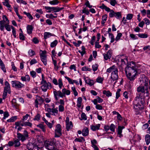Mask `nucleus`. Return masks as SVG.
Here are the masks:
<instances>
[{"mask_svg": "<svg viewBox=\"0 0 150 150\" xmlns=\"http://www.w3.org/2000/svg\"><path fill=\"white\" fill-rule=\"evenodd\" d=\"M5 86L4 87V91L8 92V94H10L11 91L10 84L7 81L5 82Z\"/></svg>", "mask_w": 150, "mask_h": 150, "instance_id": "dca6fc26", "label": "nucleus"}, {"mask_svg": "<svg viewBox=\"0 0 150 150\" xmlns=\"http://www.w3.org/2000/svg\"><path fill=\"white\" fill-rule=\"evenodd\" d=\"M44 101L43 99L41 97L37 96L35 100V106L36 108L38 107V104L41 105Z\"/></svg>", "mask_w": 150, "mask_h": 150, "instance_id": "ddd939ff", "label": "nucleus"}, {"mask_svg": "<svg viewBox=\"0 0 150 150\" xmlns=\"http://www.w3.org/2000/svg\"><path fill=\"white\" fill-rule=\"evenodd\" d=\"M63 8H60L57 6L52 7V11L53 12H58L63 9Z\"/></svg>", "mask_w": 150, "mask_h": 150, "instance_id": "c756f323", "label": "nucleus"}, {"mask_svg": "<svg viewBox=\"0 0 150 150\" xmlns=\"http://www.w3.org/2000/svg\"><path fill=\"white\" fill-rule=\"evenodd\" d=\"M145 139L146 144H149L150 142V135L149 134L146 135L145 137Z\"/></svg>", "mask_w": 150, "mask_h": 150, "instance_id": "c9c22d12", "label": "nucleus"}, {"mask_svg": "<svg viewBox=\"0 0 150 150\" xmlns=\"http://www.w3.org/2000/svg\"><path fill=\"white\" fill-rule=\"evenodd\" d=\"M82 134L83 136H86L89 134L88 129L87 127H85L83 129Z\"/></svg>", "mask_w": 150, "mask_h": 150, "instance_id": "a878e982", "label": "nucleus"}, {"mask_svg": "<svg viewBox=\"0 0 150 150\" xmlns=\"http://www.w3.org/2000/svg\"><path fill=\"white\" fill-rule=\"evenodd\" d=\"M122 35L121 33H117L115 38V43H116V42L120 39V38L122 37Z\"/></svg>", "mask_w": 150, "mask_h": 150, "instance_id": "58836bf2", "label": "nucleus"}, {"mask_svg": "<svg viewBox=\"0 0 150 150\" xmlns=\"http://www.w3.org/2000/svg\"><path fill=\"white\" fill-rule=\"evenodd\" d=\"M54 139L50 141H46L45 142V146L48 150H58V149L54 146Z\"/></svg>", "mask_w": 150, "mask_h": 150, "instance_id": "7ed1b4c3", "label": "nucleus"}, {"mask_svg": "<svg viewBox=\"0 0 150 150\" xmlns=\"http://www.w3.org/2000/svg\"><path fill=\"white\" fill-rule=\"evenodd\" d=\"M27 148L29 150H42V149L31 143L27 145Z\"/></svg>", "mask_w": 150, "mask_h": 150, "instance_id": "4468645a", "label": "nucleus"}, {"mask_svg": "<svg viewBox=\"0 0 150 150\" xmlns=\"http://www.w3.org/2000/svg\"><path fill=\"white\" fill-rule=\"evenodd\" d=\"M100 124H98L96 125H91V129L93 131H96L99 129Z\"/></svg>", "mask_w": 150, "mask_h": 150, "instance_id": "412c9836", "label": "nucleus"}, {"mask_svg": "<svg viewBox=\"0 0 150 150\" xmlns=\"http://www.w3.org/2000/svg\"><path fill=\"white\" fill-rule=\"evenodd\" d=\"M54 36V34L51 33L50 32H45L44 34V38L45 39L50 38L51 36Z\"/></svg>", "mask_w": 150, "mask_h": 150, "instance_id": "b1692460", "label": "nucleus"}, {"mask_svg": "<svg viewBox=\"0 0 150 150\" xmlns=\"http://www.w3.org/2000/svg\"><path fill=\"white\" fill-rule=\"evenodd\" d=\"M65 78L67 80L69 83L70 84H73V80L70 78L69 77H67V76H65Z\"/></svg>", "mask_w": 150, "mask_h": 150, "instance_id": "338daca9", "label": "nucleus"}, {"mask_svg": "<svg viewBox=\"0 0 150 150\" xmlns=\"http://www.w3.org/2000/svg\"><path fill=\"white\" fill-rule=\"evenodd\" d=\"M58 43V41L55 40L52 42L50 44V47H55Z\"/></svg>", "mask_w": 150, "mask_h": 150, "instance_id": "a18cd8bd", "label": "nucleus"}, {"mask_svg": "<svg viewBox=\"0 0 150 150\" xmlns=\"http://www.w3.org/2000/svg\"><path fill=\"white\" fill-rule=\"evenodd\" d=\"M11 28L12 29V33L14 37L15 38H16V31L15 30V28L13 27V26H11Z\"/></svg>", "mask_w": 150, "mask_h": 150, "instance_id": "69168bd1", "label": "nucleus"}, {"mask_svg": "<svg viewBox=\"0 0 150 150\" xmlns=\"http://www.w3.org/2000/svg\"><path fill=\"white\" fill-rule=\"evenodd\" d=\"M12 106L14 108H15L17 110H19V105L16 102V100L15 99H13L12 101Z\"/></svg>", "mask_w": 150, "mask_h": 150, "instance_id": "6ab92c4d", "label": "nucleus"}, {"mask_svg": "<svg viewBox=\"0 0 150 150\" xmlns=\"http://www.w3.org/2000/svg\"><path fill=\"white\" fill-rule=\"evenodd\" d=\"M121 91V89L120 88L118 89L116 92V99H117L120 97V92Z\"/></svg>", "mask_w": 150, "mask_h": 150, "instance_id": "4d7b16f0", "label": "nucleus"}, {"mask_svg": "<svg viewBox=\"0 0 150 150\" xmlns=\"http://www.w3.org/2000/svg\"><path fill=\"white\" fill-rule=\"evenodd\" d=\"M99 8L102 9H105L106 11L108 12H110L111 11L109 7H107L103 4H102L101 6L99 7Z\"/></svg>", "mask_w": 150, "mask_h": 150, "instance_id": "c85d7f7f", "label": "nucleus"}, {"mask_svg": "<svg viewBox=\"0 0 150 150\" xmlns=\"http://www.w3.org/2000/svg\"><path fill=\"white\" fill-rule=\"evenodd\" d=\"M24 14L26 15L29 18L30 20H32L33 18V16L29 13H27L25 11L23 12Z\"/></svg>", "mask_w": 150, "mask_h": 150, "instance_id": "8fccbe9b", "label": "nucleus"}, {"mask_svg": "<svg viewBox=\"0 0 150 150\" xmlns=\"http://www.w3.org/2000/svg\"><path fill=\"white\" fill-rule=\"evenodd\" d=\"M143 21L146 25H149L150 24V20L147 18L144 19Z\"/></svg>", "mask_w": 150, "mask_h": 150, "instance_id": "052dcab7", "label": "nucleus"}, {"mask_svg": "<svg viewBox=\"0 0 150 150\" xmlns=\"http://www.w3.org/2000/svg\"><path fill=\"white\" fill-rule=\"evenodd\" d=\"M21 79L22 81L28 82L30 81V79L28 75H26L24 76L21 77Z\"/></svg>", "mask_w": 150, "mask_h": 150, "instance_id": "5701e85b", "label": "nucleus"}, {"mask_svg": "<svg viewBox=\"0 0 150 150\" xmlns=\"http://www.w3.org/2000/svg\"><path fill=\"white\" fill-rule=\"evenodd\" d=\"M54 91H53V93L55 98L56 100H58V99L57 97L58 96H59L61 98L63 97L62 92L60 91H57L55 89H54Z\"/></svg>", "mask_w": 150, "mask_h": 150, "instance_id": "2eb2a0df", "label": "nucleus"}, {"mask_svg": "<svg viewBox=\"0 0 150 150\" xmlns=\"http://www.w3.org/2000/svg\"><path fill=\"white\" fill-rule=\"evenodd\" d=\"M8 145L9 146H13L15 147H18L21 145V143L19 140L17 139H14L13 141H10L8 142Z\"/></svg>", "mask_w": 150, "mask_h": 150, "instance_id": "6e6552de", "label": "nucleus"}, {"mask_svg": "<svg viewBox=\"0 0 150 150\" xmlns=\"http://www.w3.org/2000/svg\"><path fill=\"white\" fill-rule=\"evenodd\" d=\"M68 127L67 123L66 124V129L67 131H69L70 129H71L73 127L72 123L71 121H70L69 123H68Z\"/></svg>", "mask_w": 150, "mask_h": 150, "instance_id": "473e14b6", "label": "nucleus"}, {"mask_svg": "<svg viewBox=\"0 0 150 150\" xmlns=\"http://www.w3.org/2000/svg\"><path fill=\"white\" fill-rule=\"evenodd\" d=\"M63 97L65 95H69L70 94L71 92L69 90H67L65 88H63L62 90Z\"/></svg>", "mask_w": 150, "mask_h": 150, "instance_id": "bb28decb", "label": "nucleus"}, {"mask_svg": "<svg viewBox=\"0 0 150 150\" xmlns=\"http://www.w3.org/2000/svg\"><path fill=\"white\" fill-rule=\"evenodd\" d=\"M118 72H116L111 74L110 78L113 81H116L118 79L119 77L118 74Z\"/></svg>", "mask_w": 150, "mask_h": 150, "instance_id": "a211bd4d", "label": "nucleus"}, {"mask_svg": "<svg viewBox=\"0 0 150 150\" xmlns=\"http://www.w3.org/2000/svg\"><path fill=\"white\" fill-rule=\"evenodd\" d=\"M72 91L73 92L75 96H78V93L76 90L75 87L73 86L71 88Z\"/></svg>", "mask_w": 150, "mask_h": 150, "instance_id": "09e8293b", "label": "nucleus"}, {"mask_svg": "<svg viewBox=\"0 0 150 150\" xmlns=\"http://www.w3.org/2000/svg\"><path fill=\"white\" fill-rule=\"evenodd\" d=\"M116 72H118V70L117 67L115 65H112L106 70V72L108 73H113Z\"/></svg>", "mask_w": 150, "mask_h": 150, "instance_id": "f8f14e48", "label": "nucleus"}, {"mask_svg": "<svg viewBox=\"0 0 150 150\" xmlns=\"http://www.w3.org/2000/svg\"><path fill=\"white\" fill-rule=\"evenodd\" d=\"M82 98L81 97H79L77 100V106L79 108H80L81 106Z\"/></svg>", "mask_w": 150, "mask_h": 150, "instance_id": "4c0bfd02", "label": "nucleus"}, {"mask_svg": "<svg viewBox=\"0 0 150 150\" xmlns=\"http://www.w3.org/2000/svg\"><path fill=\"white\" fill-rule=\"evenodd\" d=\"M96 38V36H93L91 38V40L89 42V43L91 45H94V43L95 40Z\"/></svg>", "mask_w": 150, "mask_h": 150, "instance_id": "5fc2aeb1", "label": "nucleus"}, {"mask_svg": "<svg viewBox=\"0 0 150 150\" xmlns=\"http://www.w3.org/2000/svg\"><path fill=\"white\" fill-rule=\"evenodd\" d=\"M81 119L80 120H87V117L86 114L84 113H82L81 115Z\"/></svg>", "mask_w": 150, "mask_h": 150, "instance_id": "bf43d9fd", "label": "nucleus"}, {"mask_svg": "<svg viewBox=\"0 0 150 150\" xmlns=\"http://www.w3.org/2000/svg\"><path fill=\"white\" fill-rule=\"evenodd\" d=\"M28 53L29 55L30 56H32L35 54V53L34 51L32 50H30L28 51Z\"/></svg>", "mask_w": 150, "mask_h": 150, "instance_id": "864d4df0", "label": "nucleus"}, {"mask_svg": "<svg viewBox=\"0 0 150 150\" xmlns=\"http://www.w3.org/2000/svg\"><path fill=\"white\" fill-rule=\"evenodd\" d=\"M23 122H24L21 120L20 121L16 122L15 125L18 127L23 126H24Z\"/></svg>", "mask_w": 150, "mask_h": 150, "instance_id": "72a5a7b5", "label": "nucleus"}, {"mask_svg": "<svg viewBox=\"0 0 150 150\" xmlns=\"http://www.w3.org/2000/svg\"><path fill=\"white\" fill-rule=\"evenodd\" d=\"M86 83L89 85L90 86H92L94 84V82L93 80L90 79H88L86 81Z\"/></svg>", "mask_w": 150, "mask_h": 150, "instance_id": "ea45409f", "label": "nucleus"}, {"mask_svg": "<svg viewBox=\"0 0 150 150\" xmlns=\"http://www.w3.org/2000/svg\"><path fill=\"white\" fill-rule=\"evenodd\" d=\"M33 27L31 25H28L27 27V31L28 34L30 35L32 33Z\"/></svg>", "mask_w": 150, "mask_h": 150, "instance_id": "cd10ccee", "label": "nucleus"}, {"mask_svg": "<svg viewBox=\"0 0 150 150\" xmlns=\"http://www.w3.org/2000/svg\"><path fill=\"white\" fill-rule=\"evenodd\" d=\"M109 128L110 129L111 131L113 132H115V126L113 124H111L110 126H109Z\"/></svg>", "mask_w": 150, "mask_h": 150, "instance_id": "6e6d98bb", "label": "nucleus"}, {"mask_svg": "<svg viewBox=\"0 0 150 150\" xmlns=\"http://www.w3.org/2000/svg\"><path fill=\"white\" fill-rule=\"evenodd\" d=\"M124 126L121 127L119 126L118 127L117 134L118 136L120 138L122 137L123 135L122 134V130L124 128Z\"/></svg>", "mask_w": 150, "mask_h": 150, "instance_id": "4be33fe9", "label": "nucleus"}, {"mask_svg": "<svg viewBox=\"0 0 150 150\" xmlns=\"http://www.w3.org/2000/svg\"><path fill=\"white\" fill-rule=\"evenodd\" d=\"M82 70L83 71H91V69L86 66H84L82 68Z\"/></svg>", "mask_w": 150, "mask_h": 150, "instance_id": "680f3d73", "label": "nucleus"}, {"mask_svg": "<svg viewBox=\"0 0 150 150\" xmlns=\"http://www.w3.org/2000/svg\"><path fill=\"white\" fill-rule=\"evenodd\" d=\"M103 93L106 96L108 97L111 96L112 95V93L109 91H103Z\"/></svg>", "mask_w": 150, "mask_h": 150, "instance_id": "e433bc0d", "label": "nucleus"}, {"mask_svg": "<svg viewBox=\"0 0 150 150\" xmlns=\"http://www.w3.org/2000/svg\"><path fill=\"white\" fill-rule=\"evenodd\" d=\"M58 108H52V110L51 112V115H55L58 113Z\"/></svg>", "mask_w": 150, "mask_h": 150, "instance_id": "79ce46f5", "label": "nucleus"}, {"mask_svg": "<svg viewBox=\"0 0 150 150\" xmlns=\"http://www.w3.org/2000/svg\"><path fill=\"white\" fill-rule=\"evenodd\" d=\"M114 16L117 19H120L121 18V14L120 12H115Z\"/></svg>", "mask_w": 150, "mask_h": 150, "instance_id": "a19ab883", "label": "nucleus"}, {"mask_svg": "<svg viewBox=\"0 0 150 150\" xmlns=\"http://www.w3.org/2000/svg\"><path fill=\"white\" fill-rule=\"evenodd\" d=\"M37 127L40 128L44 132H45V127L42 124H40L37 125Z\"/></svg>", "mask_w": 150, "mask_h": 150, "instance_id": "37998d69", "label": "nucleus"}, {"mask_svg": "<svg viewBox=\"0 0 150 150\" xmlns=\"http://www.w3.org/2000/svg\"><path fill=\"white\" fill-rule=\"evenodd\" d=\"M109 37L110 39V42L111 43H113L115 41V38L113 34L112 33H109Z\"/></svg>", "mask_w": 150, "mask_h": 150, "instance_id": "2f4dec72", "label": "nucleus"}, {"mask_svg": "<svg viewBox=\"0 0 150 150\" xmlns=\"http://www.w3.org/2000/svg\"><path fill=\"white\" fill-rule=\"evenodd\" d=\"M127 69H129V70L130 69L137 70L135 63L133 61H131L129 63H128L125 68V71H127Z\"/></svg>", "mask_w": 150, "mask_h": 150, "instance_id": "9d476101", "label": "nucleus"}, {"mask_svg": "<svg viewBox=\"0 0 150 150\" xmlns=\"http://www.w3.org/2000/svg\"><path fill=\"white\" fill-rule=\"evenodd\" d=\"M58 83L57 79L55 78H54L52 81V82L54 84L56 85L58 84L59 88L61 89L63 86V83L62 79L61 78H59L58 80Z\"/></svg>", "mask_w": 150, "mask_h": 150, "instance_id": "9b49d317", "label": "nucleus"}, {"mask_svg": "<svg viewBox=\"0 0 150 150\" xmlns=\"http://www.w3.org/2000/svg\"><path fill=\"white\" fill-rule=\"evenodd\" d=\"M47 51L45 50H40V57L41 60L44 64L46 65L47 64Z\"/></svg>", "mask_w": 150, "mask_h": 150, "instance_id": "423d86ee", "label": "nucleus"}, {"mask_svg": "<svg viewBox=\"0 0 150 150\" xmlns=\"http://www.w3.org/2000/svg\"><path fill=\"white\" fill-rule=\"evenodd\" d=\"M91 142L92 144V147L96 145V144H97V141L95 139H93V140H91Z\"/></svg>", "mask_w": 150, "mask_h": 150, "instance_id": "13d9d810", "label": "nucleus"}, {"mask_svg": "<svg viewBox=\"0 0 150 150\" xmlns=\"http://www.w3.org/2000/svg\"><path fill=\"white\" fill-rule=\"evenodd\" d=\"M108 3H109L112 6H115L117 4L116 0H104Z\"/></svg>", "mask_w": 150, "mask_h": 150, "instance_id": "7c9ffc66", "label": "nucleus"}, {"mask_svg": "<svg viewBox=\"0 0 150 150\" xmlns=\"http://www.w3.org/2000/svg\"><path fill=\"white\" fill-rule=\"evenodd\" d=\"M23 135L26 139L28 138V133L26 130H25L24 131L23 134Z\"/></svg>", "mask_w": 150, "mask_h": 150, "instance_id": "e2e57ef3", "label": "nucleus"}, {"mask_svg": "<svg viewBox=\"0 0 150 150\" xmlns=\"http://www.w3.org/2000/svg\"><path fill=\"white\" fill-rule=\"evenodd\" d=\"M121 57V58L120 61L122 64L123 65L125 64L126 63L128 62V60L127 57L125 56L124 58H123V57H124V55H122Z\"/></svg>", "mask_w": 150, "mask_h": 150, "instance_id": "393cba45", "label": "nucleus"}, {"mask_svg": "<svg viewBox=\"0 0 150 150\" xmlns=\"http://www.w3.org/2000/svg\"><path fill=\"white\" fill-rule=\"evenodd\" d=\"M112 51L109 50L106 53V54H104L103 55L104 59L105 60H107L108 59H110L112 56Z\"/></svg>", "mask_w": 150, "mask_h": 150, "instance_id": "f3484780", "label": "nucleus"}, {"mask_svg": "<svg viewBox=\"0 0 150 150\" xmlns=\"http://www.w3.org/2000/svg\"><path fill=\"white\" fill-rule=\"evenodd\" d=\"M81 41L79 40L77 41V42H73V44L76 46V47H79L81 43Z\"/></svg>", "mask_w": 150, "mask_h": 150, "instance_id": "0e129e2a", "label": "nucleus"}, {"mask_svg": "<svg viewBox=\"0 0 150 150\" xmlns=\"http://www.w3.org/2000/svg\"><path fill=\"white\" fill-rule=\"evenodd\" d=\"M59 3V1L57 0H54L50 1L49 3L51 5H55Z\"/></svg>", "mask_w": 150, "mask_h": 150, "instance_id": "3c124183", "label": "nucleus"}, {"mask_svg": "<svg viewBox=\"0 0 150 150\" xmlns=\"http://www.w3.org/2000/svg\"><path fill=\"white\" fill-rule=\"evenodd\" d=\"M17 119V117L14 116L11 117L10 119H8L7 120V122H13L16 120Z\"/></svg>", "mask_w": 150, "mask_h": 150, "instance_id": "603ef678", "label": "nucleus"}, {"mask_svg": "<svg viewBox=\"0 0 150 150\" xmlns=\"http://www.w3.org/2000/svg\"><path fill=\"white\" fill-rule=\"evenodd\" d=\"M41 84L42 85L41 89L42 91L44 92H46L48 89H50L52 88L51 83L50 82H47L43 78L41 82Z\"/></svg>", "mask_w": 150, "mask_h": 150, "instance_id": "20e7f679", "label": "nucleus"}, {"mask_svg": "<svg viewBox=\"0 0 150 150\" xmlns=\"http://www.w3.org/2000/svg\"><path fill=\"white\" fill-rule=\"evenodd\" d=\"M23 124L24 126H28L30 127H31L32 126V123L28 121L24 122Z\"/></svg>", "mask_w": 150, "mask_h": 150, "instance_id": "de8ad7c7", "label": "nucleus"}, {"mask_svg": "<svg viewBox=\"0 0 150 150\" xmlns=\"http://www.w3.org/2000/svg\"><path fill=\"white\" fill-rule=\"evenodd\" d=\"M23 135L21 133L18 132H17V137L18 139L19 140H21L22 142H23L26 140Z\"/></svg>", "mask_w": 150, "mask_h": 150, "instance_id": "aec40b11", "label": "nucleus"}, {"mask_svg": "<svg viewBox=\"0 0 150 150\" xmlns=\"http://www.w3.org/2000/svg\"><path fill=\"white\" fill-rule=\"evenodd\" d=\"M129 70V69H127V71H125L126 75L128 80L131 82L133 81L136 78L137 71L131 69Z\"/></svg>", "mask_w": 150, "mask_h": 150, "instance_id": "f03ea898", "label": "nucleus"}, {"mask_svg": "<svg viewBox=\"0 0 150 150\" xmlns=\"http://www.w3.org/2000/svg\"><path fill=\"white\" fill-rule=\"evenodd\" d=\"M143 81L144 82V86H140L137 89V92L139 93V96L136 97L133 101L134 108L137 112L142 109L141 99H145L146 97H149V95L148 90V79L145 78Z\"/></svg>", "mask_w": 150, "mask_h": 150, "instance_id": "f257e3e1", "label": "nucleus"}, {"mask_svg": "<svg viewBox=\"0 0 150 150\" xmlns=\"http://www.w3.org/2000/svg\"><path fill=\"white\" fill-rule=\"evenodd\" d=\"M3 20L0 21V29L1 30L3 31L4 30V25L6 23H9V22L6 16L3 15L2 16Z\"/></svg>", "mask_w": 150, "mask_h": 150, "instance_id": "0eeeda50", "label": "nucleus"}, {"mask_svg": "<svg viewBox=\"0 0 150 150\" xmlns=\"http://www.w3.org/2000/svg\"><path fill=\"white\" fill-rule=\"evenodd\" d=\"M129 36L133 40H137L138 39V37L133 34H130Z\"/></svg>", "mask_w": 150, "mask_h": 150, "instance_id": "774afa93", "label": "nucleus"}, {"mask_svg": "<svg viewBox=\"0 0 150 150\" xmlns=\"http://www.w3.org/2000/svg\"><path fill=\"white\" fill-rule=\"evenodd\" d=\"M12 86L16 88H21L24 86V85L20 82L17 81H11Z\"/></svg>", "mask_w": 150, "mask_h": 150, "instance_id": "1a4fd4ad", "label": "nucleus"}, {"mask_svg": "<svg viewBox=\"0 0 150 150\" xmlns=\"http://www.w3.org/2000/svg\"><path fill=\"white\" fill-rule=\"evenodd\" d=\"M9 23H6L4 25V28L5 27L6 28V30L8 31H11V29L10 28V25H9Z\"/></svg>", "mask_w": 150, "mask_h": 150, "instance_id": "c03bdc74", "label": "nucleus"}, {"mask_svg": "<svg viewBox=\"0 0 150 150\" xmlns=\"http://www.w3.org/2000/svg\"><path fill=\"white\" fill-rule=\"evenodd\" d=\"M54 134L55 137H59L62 135L61 126L59 124H57L55 126Z\"/></svg>", "mask_w": 150, "mask_h": 150, "instance_id": "39448f33", "label": "nucleus"}, {"mask_svg": "<svg viewBox=\"0 0 150 150\" xmlns=\"http://www.w3.org/2000/svg\"><path fill=\"white\" fill-rule=\"evenodd\" d=\"M85 141L84 138L83 137H81L79 138H76L74 140V141L77 142H82L83 141Z\"/></svg>", "mask_w": 150, "mask_h": 150, "instance_id": "49530a36", "label": "nucleus"}, {"mask_svg": "<svg viewBox=\"0 0 150 150\" xmlns=\"http://www.w3.org/2000/svg\"><path fill=\"white\" fill-rule=\"evenodd\" d=\"M137 35L139 38H146L148 37V35L145 33H139L137 34Z\"/></svg>", "mask_w": 150, "mask_h": 150, "instance_id": "f704fd0d", "label": "nucleus"}]
</instances>
